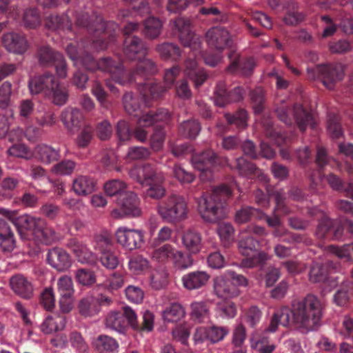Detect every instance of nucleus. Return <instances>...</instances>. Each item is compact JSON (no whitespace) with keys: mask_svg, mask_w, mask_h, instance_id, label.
<instances>
[{"mask_svg":"<svg viewBox=\"0 0 353 353\" xmlns=\"http://www.w3.org/2000/svg\"><path fill=\"white\" fill-rule=\"evenodd\" d=\"M65 51L75 66L81 65L88 70L98 69L108 72L114 81L122 85L138 77H144L157 71L155 63L151 59L145 58L147 48L137 37H128L124 41L123 52L126 58L137 61L136 69L130 74L124 70L121 63L116 64L111 59L104 58L96 61L91 55L85 54L76 41L68 44Z\"/></svg>","mask_w":353,"mask_h":353,"instance_id":"f257e3e1","label":"nucleus"},{"mask_svg":"<svg viewBox=\"0 0 353 353\" xmlns=\"http://www.w3.org/2000/svg\"><path fill=\"white\" fill-rule=\"evenodd\" d=\"M324 305L315 295L309 294L303 299L294 301L292 309L282 307L276 311L265 333H274L279 325H294L301 332L307 333L317 330L322 325Z\"/></svg>","mask_w":353,"mask_h":353,"instance_id":"f03ea898","label":"nucleus"},{"mask_svg":"<svg viewBox=\"0 0 353 353\" xmlns=\"http://www.w3.org/2000/svg\"><path fill=\"white\" fill-rule=\"evenodd\" d=\"M123 105L125 111L131 115L138 118L137 126L133 130L134 137L140 142L144 143L147 141L148 132L147 128L158 122H165L170 114L167 110L161 109L157 112H143L138 104L137 98H134L131 93H126L123 98Z\"/></svg>","mask_w":353,"mask_h":353,"instance_id":"7ed1b4c3","label":"nucleus"},{"mask_svg":"<svg viewBox=\"0 0 353 353\" xmlns=\"http://www.w3.org/2000/svg\"><path fill=\"white\" fill-rule=\"evenodd\" d=\"M231 195L230 188L221 185L210 193H204L197 201V210L205 222L212 223L225 216L224 205Z\"/></svg>","mask_w":353,"mask_h":353,"instance_id":"20e7f679","label":"nucleus"},{"mask_svg":"<svg viewBox=\"0 0 353 353\" xmlns=\"http://www.w3.org/2000/svg\"><path fill=\"white\" fill-rule=\"evenodd\" d=\"M28 88L32 95L43 94L55 105H63L68 101L67 89L50 73L30 78Z\"/></svg>","mask_w":353,"mask_h":353,"instance_id":"39448f33","label":"nucleus"},{"mask_svg":"<svg viewBox=\"0 0 353 353\" xmlns=\"http://www.w3.org/2000/svg\"><path fill=\"white\" fill-rule=\"evenodd\" d=\"M156 210L160 217L170 223H176L185 219L188 212L186 200L182 195L176 193L170 194L159 202Z\"/></svg>","mask_w":353,"mask_h":353,"instance_id":"423d86ee","label":"nucleus"},{"mask_svg":"<svg viewBox=\"0 0 353 353\" xmlns=\"http://www.w3.org/2000/svg\"><path fill=\"white\" fill-rule=\"evenodd\" d=\"M248 281L245 276L231 270L214 278L213 290L214 294L221 299H232L239 294V287L246 286Z\"/></svg>","mask_w":353,"mask_h":353,"instance_id":"0eeeda50","label":"nucleus"},{"mask_svg":"<svg viewBox=\"0 0 353 353\" xmlns=\"http://www.w3.org/2000/svg\"><path fill=\"white\" fill-rule=\"evenodd\" d=\"M206 41L211 50H216L215 55L205 54L203 57L204 61L207 65L214 66L221 60L220 52L225 49L230 43V34L227 30L222 27H213L206 33Z\"/></svg>","mask_w":353,"mask_h":353,"instance_id":"6e6552de","label":"nucleus"},{"mask_svg":"<svg viewBox=\"0 0 353 353\" xmlns=\"http://www.w3.org/2000/svg\"><path fill=\"white\" fill-rule=\"evenodd\" d=\"M307 72L309 79H321L323 85L330 90L333 89L344 76V69L341 64L317 65L314 68H308Z\"/></svg>","mask_w":353,"mask_h":353,"instance_id":"1a4fd4ad","label":"nucleus"},{"mask_svg":"<svg viewBox=\"0 0 353 353\" xmlns=\"http://www.w3.org/2000/svg\"><path fill=\"white\" fill-rule=\"evenodd\" d=\"M88 12L77 14L76 16L75 24L79 27H86L89 31H93L96 34H103V39L109 37L112 41H114L115 36L114 33L119 30V26L112 21L105 22L101 17H96V19L88 23Z\"/></svg>","mask_w":353,"mask_h":353,"instance_id":"9d476101","label":"nucleus"},{"mask_svg":"<svg viewBox=\"0 0 353 353\" xmlns=\"http://www.w3.org/2000/svg\"><path fill=\"white\" fill-rule=\"evenodd\" d=\"M180 71L181 69L178 66H174L166 70L164 75V82L165 83V88H163L159 84L154 83L152 82H148L141 85L139 90L143 99L146 101V99L149 97V96L152 99H157L161 97L167 89L172 86L176 78L179 74ZM145 105H148L147 101H145Z\"/></svg>","mask_w":353,"mask_h":353,"instance_id":"9b49d317","label":"nucleus"},{"mask_svg":"<svg viewBox=\"0 0 353 353\" xmlns=\"http://www.w3.org/2000/svg\"><path fill=\"white\" fill-rule=\"evenodd\" d=\"M0 215L11 221L21 234L25 231H29L34 235L37 228L43 224V219L40 217L29 214L17 216V211L4 208H0Z\"/></svg>","mask_w":353,"mask_h":353,"instance_id":"f8f14e48","label":"nucleus"},{"mask_svg":"<svg viewBox=\"0 0 353 353\" xmlns=\"http://www.w3.org/2000/svg\"><path fill=\"white\" fill-rule=\"evenodd\" d=\"M172 28L177 30L182 44L190 48L194 57L197 56L201 48L200 37L190 30V22L184 18H178L170 23Z\"/></svg>","mask_w":353,"mask_h":353,"instance_id":"ddd939ff","label":"nucleus"},{"mask_svg":"<svg viewBox=\"0 0 353 353\" xmlns=\"http://www.w3.org/2000/svg\"><path fill=\"white\" fill-rule=\"evenodd\" d=\"M117 242L128 250L140 248L144 244V232L142 230L119 228L115 233Z\"/></svg>","mask_w":353,"mask_h":353,"instance_id":"4468645a","label":"nucleus"},{"mask_svg":"<svg viewBox=\"0 0 353 353\" xmlns=\"http://www.w3.org/2000/svg\"><path fill=\"white\" fill-rule=\"evenodd\" d=\"M118 204L120 206V210L114 209L111 212L112 216L114 218L137 217L141 214L139 199L132 192H127L123 197L119 199Z\"/></svg>","mask_w":353,"mask_h":353,"instance_id":"2eb2a0df","label":"nucleus"},{"mask_svg":"<svg viewBox=\"0 0 353 353\" xmlns=\"http://www.w3.org/2000/svg\"><path fill=\"white\" fill-rule=\"evenodd\" d=\"M229 333L226 327L212 325L210 327H198L194 334L193 339L195 344L210 342V343H218L225 337Z\"/></svg>","mask_w":353,"mask_h":353,"instance_id":"dca6fc26","label":"nucleus"},{"mask_svg":"<svg viewBox=\"0 0 353 353\" xmlns=\"http://www.w3.org/2000/svg\"><path fill=\"white\" fill-rule=\"evenodd\" d=\"M193 167L201 171L200 176L202 180H210L212 170L215 168L216 157L211 150H208L201 154H196L192 157Z\"/></svg>","mask_w":353,"mask_h":353,"instance_id":"f3484780","label":"nucleus"},{"mask_svg":"<svg viewBox=\"0 0 353 353\" xmlns=\"http://www.w3.org/2000/svg\"><path fill=\"white\" fill-rule=\"evenodd\" d=\"M150 8L148 3L145 0H141L139 6H134L133 11L128 9L121 10L118 15V19L125 21L126 19V24L123 28V31L125 34H129L131 32L137 30L139 28V23L129 20V18L135 17L138 15L143 17L149 14Z\"/></svg>","mask_w":353,"mask_h":353,"instance_id":"a211bd4d","label":"nucleus"},{"mask_svg":"<svg viewBox=\"0 0 353 353\" xmlns=\"http://www.w3.org/2000/svg\"><path fill=\"white\" fill-rule=\"evenodd\" d=\"M258 246V241L251 236H242L238 243L239 252L251 260V265L267 259V255L259 252Z\"/></svg>","mask_w":353,"mask_h":353,"instance_id":"6ab92c4d","label":"nucleus"},{"mask_svg":"<svg viewBox=\"0 0 353 353\" xmlns=\"http://www.w3.org/2000/svg\"><path fill=\"white\" fill-rule=\"evenodd\" d=\"M129 175L131 179L144 185L148 181L154 179L158 181L163 180V174L157 172L155 168L150 164H144L134 166L130 171Z\"/></svg>","mask_w":353,"mask_h":353,"instance_id":"aec40b11","label":"nucleus"},{"mask_svg":"<svg viewBox=\"0 0 353 353\" xmlns=\"http://www.w3.org/2000/svg\"><path fill=\"white\" fill-rule=\"evenodd\" d=\"M9 284L12 292L22 299H30L34 294V285L30 279L21 274L12 276Z\"/></svg>","mask_w":353,"mask_h":353,"instance_id":"412c9836","label":"nucleus"},{"mask_svg":"<svg viewBox=\"0 0 353 353\" xmlns=\"http://www.w3.org/2000/svg\"><path fill=\"white\" fill-rule=\"evenodd\" d=\"M2 43L8 52L17 54H23L29 48L26 38L22 34L13 32L3 35Z\"/></svg>","mask_w":353,"mask_h":353,"instance_id":"4be33fe9","label":"nucleus"},{"mask_svg":"<svg viewBox=\"0 0 353 353\" xmlns=\"http://www.w3.org/2000/svg\"><path fill=\"white\" fill-rule=\"evenodd\" d=\"M47 261L49 265L59 272L67 270L72 263L68 253L61 248H53L49 250Z\"/></svg>","mask_w":353,"mask_h":353,"instance_id":"5701e85b","label":"nucleus"},{"mask_svg":"<svg viewBox=\"0 0 353 353\" xmlns=\"http://www.w3.org/2000/svg\"><path fill=\"white\" fill-rule=\"evenodd\" d=\"M214 103L216 105L223 107L230 102L240 101L243 98V90L240 87L235 88L232 92L228 93L224 84H219L214 92Z\"/></svg>","mask_w":353,"mask_h":353,"instance_id":"b1692460","label":"nucleus"},{"mask_svg":"<svg viewBox=\"0 0 353 353\" xmlns=\"http://www.w3.org/2000/svg\"><path fill=\"white\" fill-rule=\"evenodd\" d=\"M210 275L205 271H194L181 277L183 286L188 290L199 289L208 282Z\"/></svg>","mask_w":353,"mask_h":353,"instance_id":"393cba45","label":"nucleus"},{"mask_svg":"<svg viewBox=\"0 0 353 353\" xmlns=\"http://www.w3.org/2000/svg\"><path fill=\"white\" fill-rule=\"evenodd\" d=\"M68 248L74 253L77 259L81 263L93 264L97 257L88 247L77 239H71L68 243Z\"/></svg>","mask_w":353,"mask_h":353,"instance_id":"a878e982","label":"nucleus"},{"mask_svg":"<svg viewBox=\"0 0 353 353\" xmlns=\"http://www.w3.org/2000/svg\"><path fill=\"white\" fill-rule=\"evenodd\" d=\"M96 188V181L88 176H77L72 182V190L78 196H86L95 191Z\"/></svg>","mask_w":353,"mask_h":353,"instance_id":"bb28decb","label":"nucleus"},{"mask_svg":"<svg viewBox=\"0 0 353 353\" xmlns=\"http://www.w3.org/2000/svg\"><path fill=\"white\" fill-rule=\"evenodd\" d=\"M66 325V318L62 315H49L45 318L39 325V329L44 334H53L62 331Z\"/></svg>","mask_w":353,"mask_h":353,"instance_id":"cd10ccee","label":"nucleus"},{"mask_svg":"<svg viewBox=\"0 0 353 353\" xmlns=\"http://www.w3.org/2000/svg\"><path fill=\"white\" fill-rule=\"evenodd\" d=\"M331 232H333V236L336 239H340L342 237L343 228L339 225V221L328 218L323 219L317 227L316 231V236L322 239Z\"/></svg>","mask_w":353,"mask_h":353,"instance_id":"c85d7f7f","label":"nucleus"},{"mask_svg":"<svg viewBox=\"0 0 353 353\" xmlns=\"http://www.w3.org/2000/svg\"><path fill=\"white\" fill-rule=\"evenodd\" d=\"M77 308L79 314L87 318L97 315L100 312V302L92 295H86L79 302Z\"/></svg>","mask_w":353,"mask_h":353,"instance_id":"c756f323","label":"nucleus"},{"mask_svg":"<svg viewBox=\"0 0 353 353\" xmlns=\"http://www.w3.org/2000/svg\"><path fill=\"white\" fill-rule=\"evenodd\" d=\"M14 234L8 223L0 217V247L3 252H11L15 248Z\"/></svg>","mask_w":353,"mask_h":353,"instance_id":"7c9ffc66","label":"nucleus"},{"mask_svg":"<svg viewBox=\"0 0 353 353\" xmlns=\"http://www.w3.org/2000/svg\"><path fill=\"white\" fill-rule=\"evenodd\" d=\"M191 55L185 61V74L194 83L195 87L198 88L205 81L207 74L197 66L196 60H192Z\"/></svg>","mask_w":353,"mask_h":353,"instance_id":"2f4dec72","label":"nucleus"},{"mask_svg":"<svg viewBox=\"0 0 353 353\" xmlns=\"http://www.w3.org/2000/svg\"><path fill=\"white\" fill-rule=\"evenodd\" d=\"M175 248L173 245L166 243L152 247L149 251V254L154 261L166 264L170 263Z\"/></svg>","mask_w":353,"mask_h":353,"instance_id":"473e14b6","label":"nucleus"},{"mask_svg":"<svg viewBox=\"0 0 353 353\" xmlns=\"http://www.w3.org/2000/svg\"><path fill=\"white\" fill-rule=\"evenodd\" d=\"M182 243L190 253L196 254L201 250L202 247L201 236L195 230H187L183 234Z\"/></svg>","mask_w":353,"mask_h":353,"instance_id":"72a5a7b5","label":"nucleus"},{"mask_svg":"<svg viewBox=\"0 0 353 353\" xmlns=\"http://www.w3.org/2000/svg\"><path fill=\"white\" fill-rule=\"evenodd\" d=\"M99 286L110 292H114L121 288L124 284L123 277L118 273L99 277Z\"/></svg>","mask_w":353,"mask_h":353,"instance_id":"f704fd0d","label":"nucleus"},{"mask_svg":"<svg viewBox=\"0 0 353 353\" xmlns=\"http://www.w3.org/2000/svg\"><path fill=\"white\" fill-rule=\"evenodd\" d=\"M34 157L45 164H49L59 158V151L48 145H39L34 148Z\"/></svg>","mask_w":353,"mask_h":353,"instance_id":"c9c22d12","label":"nucleus"},{"mask_svg":"<svg viewBox=\"0 0 353 353\" xmlns=\"http://www.w3.org/2000/svg\"><path fill=\"white\" fill-rule=\"evenodd\" d=\"M61 119L68 130H72L83 120V114L78 109L68 108L62 112Z\"/></svg>","mask_w":353,"mask_h":353,"instance_id":"e433bc0d","label":"nucleus"},{"mask_svg":"<svg viewBox=\"0 0 353 353\" xmlns=\"http://www.w3.org/2000/svg\"><path fill=\"white\" fill-rule=\"evenodd\" d=\"M94 346L99 353H116L119 345L112 337L100 335L94 341Z\"/></svg>","mask_w":353,"mask_h":353,"instance_id":"4c0bfd02","label":"nucleus"},{"mask_svg":"<svg viewBox=\"0 0 353 353\" xmlns=\"http://www.w3.org/2000/svg\"><path fill=\"white\" fill-rule=\"evenodd\" d=\"M294 121L299 129L305 130L306 126L310 125L314 128L312 115L307 112L301 105H295L292 110Z\"/></svg>","mask_w":353,"mask_h":353,"instance_id":"58836bf2","label":"nucleus"},{"mask_svg":"<svg viewBox=\"0 0 353 353\" xmlns=\"http://www.w3.org/2000/svg\"><path fill=\"white\" fill-rule=\"evenodd\" d=\"M105 194L110 196H118L121 199L127 192V184L120 179H112L107 181L103 186Z\"/></svg>","mask_w":353,"mask_h":353,"instance_id":"ea45409f","label":"nucleus"},{"mask_svg":"<svg viewBox=\"0 0 353 353\" xmlns=\"http://www.w3.org/2000/svg\"><path fill=\"white\" fill-rule=\"evenodd\" d=\"M250 343V347L258 353H273L276 349V345L270 343L267 337L258 338L255 334L251 335Z\"/></svg>","mask_w":353,"mask_h":353,"instance_id":"a19ab883","label":"nucleus"},{"mask_svg":"<svg viewBox=\"0 0 353 353\" xmlns=\"http://www.w3.org/2000/svg\"><path fill=\"white\" fill-rule=\"evenodd\" d=\"M170 263L177 270H185L193 265L192 256L183 251L175 248Z\"/></svg>","mask_w":353,"mask_h":353,"instance_id":"79ce46f5","label":"nucleus"},{"mask_svg":"<svg viewBox=\"0 0 353 353\" xmlns=\"http://www.w3.org/2000/svg\"><path fill=\"white\" fill-rule=\"evenodd\" d=\"M236 169L239 174L244 176H251L252 174L261 178V180H266V176L257 170L254 165L247 161L243 157H239L236 160Z\"/></svg>","mask_w":353,"mask_h":353,"instance_id":"37998d69","label":"nucleus"},{"mask_svg":"<svg viewBox=\"0 0 353 353\" xmlns=\"http://www.w3.org/2000/svg\"><path fill=\"white\" fill-rule=\"evenodd\" d=\"M217 232L224 247L230 246L234 241V229L228 222H221L218 225Z\"/></svg>","mask_w":353,"mask_h":353,"instance_id":"c03bdc74","label":"nucleus"},{"mask_svg":"<svg viewBox=\"0 0 353 353\" xmlns=\"http://www.w3.org/2000/svg\"><path fill=\"white\" fill-rule=\"evenodd\" d=\"M165 177L163 175V180L162 181H158L153 179L150 181H148L144 185L148 186V188L145 191L147 196L153 199L159 200L162 199L166 193L165 188L163 185Z\"/></svg>","mask_w":353,"mask_h":353,"instance_id":"a18cd8bd","label":"nucleus"},{"mask_svg":"<svg viewBox=\"0 0 353 353\" xmlns=\"http://www.w3.org/2000/svg\"><path fill=\"white\" fill-rule=\"evenodd\" d=\"M192 319L197 323H203L210 319L209 309L205 302H194L190 305Z\"/></svg>","mask_w":353,"mask_h":353,"instance_id":"49530a36","label":"nucleus"},{"mask_svg":"<svg viewBox=\"0 0 353 353\" xmlns=\"http://www.w3.org/2000/svg\"><path fill=\"white\" fill-rule=\"evenodd\" d=\"M43 224L39 226L34 234V237L41 243L48 244L57 239L54 230L50 226L48 225L45 220L43 219Z\"/></svg>","mask_w":353,"mask_h":353,"instance_id":"de8ad7c7","label":"nucleus"},{"mask_svg":"<svg viewBox=\"0 0 353 353\" xmlns=\"http://www.w3.org/2000/svg\"><path fill=\"white\" fill-rule=\"evenodd\" d=\"M157 51L163 59L176 60L181 56L179 47L172 43H164L157 47Z\"/></svg>","mask_w":353,"mask_h":353,"instance_id":"09e8293b","label":"nucleus"},{"mask_svg":"<svg viewBox=\"0 0 353 353\" xmlns=\"http://www.w3.org/2000/svg\"><path fill=\"white\" fill-rule=\"evenodd\" d=\"M263 212L251 207H243L236 212L234 220L238 223H245L252 219H261Z\"/></svg>","mask_w":353,"mask_h":353,"instance_id":"8fccbe9b","label":"nucleus"},{"mask_svg":"<svg viewBox=\"0 0 353 353\" xmlns=\"http://www.w3.org/2000/svg\"><path fill=\"white\" fill-rule=\"evenodd\" d=\"M39 134V129L34 126H28L25 132L21 128L12 130L8 134V139L11 142L19 141L25 135L28 139L33 140Z\"/></svg>","mask_w":353,"mask_h":353,"instance_id":"3c124183","label":"nucleus"},{"mask_svg":"<svg viewBox=\"0 0 353 353\" xmlns=\"http://www.w3.org/2000/svg\"><path fill=\"white\" fill-rule=\"evenodd\" d=\"M161 22L154 17H149L144 22V34L150 39L157 38L161 33Z\"/></svg>","mask_w":353,"mask_h":353,"instance_id":"603ef678","label":"nucleus"},{"mask_svg":"<svg viewBox=\"0 0 353 353\" xmlns=\"http://www.w3.org/2000/svg\"><path fill=\"white\" fill-rule=\"evenodd\" d=\"M184 310L181 305L172 303L162 312V316L165 321L174 322L184 316Z\"/></svg>","mask_w":353,"mask_h":353,"instance_id":"864d4df0","label":"nucleus"},{"mask_svg":"<svg viewBox=\"0 0 353 353\" xmlns=\"http://www.w3.org/2000/svg\"><path fill=\"white\" fill-rule=\"evenodd\" d=\"M130 270L134 274H141L149 269V261L142 256H134L128 262Z\"/></svg>","mask_w":353,"mask_h":353,"instance_id":"5fc2aeb1","label":"nucleus"},{"mask_svg":"<svg viewBox=\"0 0 353 353\" xmlns=\"http://www.w3.org/2000/svg\"><path fill=\"white\" fill-rule=\"evenodd\" d=\"M23 23L26 28L33 29L41 23L39 13L36 8H28L24 11Z\"/></svg>","mask_w":353,"mask_h":353,"instance_id":"6e6d98bb","label":"nucleus"},{"mask_svg":"<svg viewBox=\"0 0 353 353\" xmlns=\"http://www.w3.org/2000/svg\"><path fill=\"white\" fill-rule=\"evenodd\" d=\"M46 26L49 28L54 30L63 29L70 30L72 27V23L67 16L51 15L46 22Z\"/></svg>","mask_w":353,"mask_h":353,"instance_id":"4d7b16f0","label":"nucleus"},{"mask_svg":"<svg viewBox=\"0 0 353 353\" xmlns=\"http://www.w3.org/2000/svg\"><path fill=\"white\" fill-rule=\"evenodd\" d=\"M328 274L327 267L320 263H315L312 265L309 279L312 283H321L326 280V275Z\"/></svg>","mask_w":353,"mask_h":353,"instance_id":"13d9d810","label":"nucleus"},{"mask_svg":"<svg viewBox=\"0 0 353 353\" xmlns=\"http://www.w3.org/2000/svg\"><path fill=\"white\" fill-rule=\"evenodd\" d=\"M105 324L112 330L121 331L125 326L123 315L117 311H111L106 316Z\"/></svg>","mask_w":353,"mask_h":353,"instance_id":"bf43d9fd","label":"nucleus"},{"mask_svg":"<svg viewBox=\"0 0 353 353\" xmlns=\"http://www.w3.org/2000/svg\"><path fill=\"white\" fill-rule=\"evenodd\" d=\"M179 130L183 136L195 138L201 130V126L197 121L190 120L181 123Z\"/></svg>","mask_w":353,"mask_h":353,"instance_id":"052dcab7","label":"nucleus"},{"mask_svg":"<svg viewBox=\"0 0 353 353\" xmlns=\"http://www.w3.org/2000/svg\"><path fill=\"white\" fill-rule=\"evenodd\" d=\"M327 181L333 190L345 192L346 196L353 198V185L351 183L343 186L341 180L334 174H329Z\"/></svg>","mask_w":353,"mask_h":353,"instance_id":"680f3d73","label":"nucleus"},{"mask_svg":"<svg viewBox=\"0 0 353 353\" xmlns=\"http://www.w3.org/2000/svg\"><path fill=\"white\" fill-rule=\"evenodd\" d=\"M328 250L340 259L351 260L353 259V243L344 245L342 247L330 245Z\"/></svg>","mask_w":353,"mask_h":353,"instance_id":"e2e57ef3","label":"nucleus"},{"mask_svg":"<svg viewBox=\"0 0 353 353\" xmlns=\"http://www.w3.org/2000/svg\"><path fill=\"white\" fill-rule=\"evenodd\" d=\"M77 281L85 286H90L96 282L94 272L90 270L79 269L75 273Z\"/></svg>","mask_w":353,"mask_h":353,"instance_id":"0e129e2a","label":"nucleus"},{"mask_svg":"<svg viewBox=\"0 0 353 353\" xmlns=\"http://www.w3.org/2000/svg\"><path fill=\"white\" fill-rule=\"evenodd\" d=\"M174 177L181 183H190L194 179V175L186 171L181 165L175 164L172 168Z\"/></svg>","mask_w":353,"mask_h":353,"instance_id":"69168bd1","label":"nucleus"},{"mask_svg":"<svg viewBox=\"0 0 353 353\" xmlns=\"http://www.w3.org/2000/svg\"><path fill=\"white\" fill-rule=\"evenodd\" d=\"M150 155V150L141 146L130 147L125 156L127 161L139 160L148 157Z\"/></svg>","mask_w":353,"mask_h":353,"instance_id":"338daca9","label":"nucleus"},{"mask_svg":"<svg viewBox=\"0 0 353 353\" xmlns=\"http://www.w3.org/2000/svg\"><path fill=\"white\" fill-rule=\"evenodd\" d=\"M261 316V310L256 306H252L245 313L243 320L250 327H254L259 323Z\"/></svg>","mask_w":353,"mask_h":353,"instance_id":"774afa93","label":"nucleus"}]
</instances>
